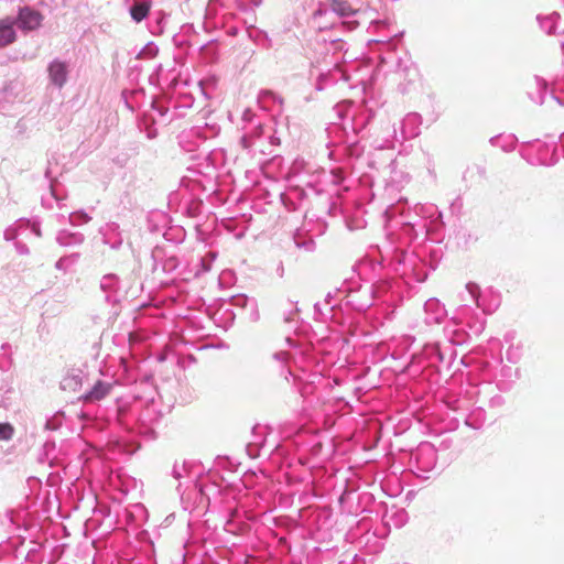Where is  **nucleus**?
<instances>
[{
	"instance_id": "obj_4",
	"label": "nucleus",
	"mask_w": 564,
	"mask_h": 564,
	"mask_svg": "<svg viewBox=\"0 0 564 564\" xmlns=\"http://www.w3.org/2000/svg\"><path fill=\"white\" fill-rule=\"evenodd\" d=\"M111 390V384L97 381L94 388L84 397L86 401H99L104 399Z\"/></svg>"
},
{
	"instance_id": "obj_7",
	"label": "nucleus",
	"mask_w": 564,
	"mask_h": 564,
	"mask_svg": "<svg viewBox=\"0 0 564 564\" xmlns=\"http://www.w3.org/2000/svg\"><path fill=\"white\" fill-rule=\"evenodd\" d=\"M14 427L10 423H0V441H9L13 437Z\"/></svg>"
},
{
	"instance_id": "obj_2",
	"label": "nucleus",
	"mask_w": 564,
	"mask_h": 564,
	"mask_svg": "<svg viewBox=\"0 0 564 564\" xmlns=\"http://www.w3.org/2000/svg\"><path fill=\"white\" fill-rule=\"evenodd\" d=\"M50 80L53 85L62 88L67 80V65L58 59L53 61L47 68Z\"/></svg>"
},
{
	"instance_id": "obj_9",
	"label": "nucleus",
	"mask_w": 564,
	"mask_h": 564,
	"mask_svg": "<svg viewBox=\"0 0 564 564\" xmlns=\"http://www.w3.org/2000/svg\"><path fill=\"white\" fill-rule=\"evenodd\" d=\"M208 254L212 257V259H214L216 256L214 252H209Z\"/></svg>"
},
{
	"instance_id": "obj_6",
	"label": "nucleus",
	"mask_w": 564,
	"mask_h": 564,
	"mask_svg": "<svg viewBox=\"0 0 564 564\" xmlns=\"http://www.w3.org/2000/svg\"><path fill=\"white\" fill-rule=\"evenodd\" d=\"M80 386L82 380L75 375H68L62 380V388L64 390L77 391Z\"/></svg>"
},
{
	"instance_id": "obj_5",
	"label": "nucleus",
	"mask_w": 564,
	"mask_h": 564,
	"mask_svg": "<svg viewBox=\"0 0 564 564\" xmlns=\"http://www.w3.org/2000/svg\"><path fill=\"white\" fill-rule=\"evenodd\" d=\"M149 6L147 3H137L131 8V17L134 21H142L149 13Z\"/></svg>"
},
{
	"instance_id": "obj_1",
	"label": "nucleus",
	"mask_w": 564,
	"mask_h": 564,
	"mask_svg": "<svg viewBox=\"0 0 564 564\" xmlns=\"http://www.w3.org/2000/svg\"><path fill=\"white\" fill-rule=\"evenodd\" d=\"M42 15L33 10L24 8L20 10L18 25L22 30L33 31L41 25Z\"/></svg>"
},
{
	"instance_id": "obj_8",
	"label": "nucleus",
	"mask_w": 564,
	"mask_h": 564,
	"mask_svg": "<svg viewBox=\"0 0 564 564\" xmlns=\"http://www.w3.org/2000/svg\"><path fill=\"white\" fill-rule=\"evenodd\" d=\"M334 9L340 14V15H349L351 13L350 7L345 2H338L334 3Z\"/></svg>"
},
{
	"instance_id": "obj_3",
	"label": "nucleus",
	"mask_w": 564,
	"mask_h": 564,
	"mask_svg": "<svg viewBox=\"0 0 564 564\" xmlns=\"http://www.w3.org/2000/svg\"><path fill=\"white\" fill-rule=\"evenodd\" d=\"M14 22L10 19L0 20V47H4L15 41Z\"/></svg>"
},
{
	"instance_id": "obj_10",
	"label": "nucleus",
	"mask_w": 564,
	"mask_h": 564,
	"mask_svg": "<svg viewBox=\"0 0 564 564\" xmlns=\"http://www.w3.org/2000/svg\"><path fill=\"white\" fill-rule=\"evenodd\" d=\"M204 268H205V270H208V269H209V264H206V263L204 262Z\"/></svg>"
}]
</instances>
